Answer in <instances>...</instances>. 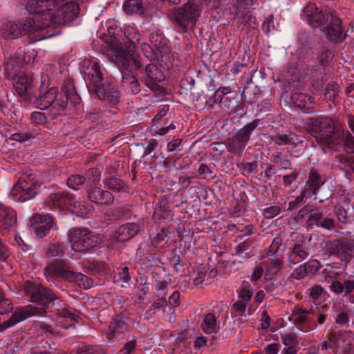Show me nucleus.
<instances>
[{
    "mask_svg": "<svg viewBox=\"0 0 354 354\" xmlns=\"http://www.w3.org/2000/svg\"><path fill=\"white\" fill-rule=\"evenodd\" d=\"M329 250L332 254L350 259L354 250V240L342 238L331 243Z\"/></svg>",
    "mask_w": 354,
    "mask_h": 354,
    "instance_id": "nucleus-19",
    "label": "nucleus"
},
{
    "mask_svg": "<svg viewBox=\"0 0 354 354\" xmlns=\"http://www.w3.org/2000/svg\"><path fill=\"white\" fill-rule=\"evenodd\" d=\"M200 0H188L183 6L174 8L168 13L171 22L187 32L189 26L194 27L201 15Z\"/></svg>",
    "mask_w": 354,
    "mask_h": 354,
    "instance_id": "nucleus-5",
    "label": "nucleus"
},
{
    "mask_svg": "<svg viewBox=\"0 0 354 354\" xmlns=\"http://www.w3.org/2000/svg\"><path fill=\"white\" fill-rule=\"evenodd\" d=\"M202 328L206 334L216 333L218 328L216 324V318L212 313H207L203 321Z\"/></svg>",
    "mask_w": 354,
    "mask_h": 354,
    "instance_id": "nucleus-42",
    "label": "nucleus"
},
{
    "mask_svg": "<svg viewBox=\"0 0 354 354\" xmlns=\"http://www.w3.org/2000/svg\"><path fill=\"white\" fill-rule=\"evenodd\" d=\"M171 210L167 207V203L162 200L155 207L153 218L156 221L160 219L166 220L171 217Z\"/></svg>",
    "mask_w": 354,
    "mask_h": 354,
    "instance_id": "nucleus-41",
    "label": "nucleus"
},
{
    "mask_svg": "<svg viewBox=\"0 0 354 354\" xmlns=\"http://www.w3.org/2000/svg\"><path fill=\"white\" fill-rule=\"evenodd\" d=\"M150 42L158 51L160 62H171V49L169 46V40L160 33H151L150 35Z\"/></svg>",
    "mask_w": 354,
    "mask_h": 354,
    "instance_id": "nucleus-17",
    "label": "nucleus"
},
{
    "mask_svg": "<svg viewBox=\"0 0 354 354\" xmlns=\"http://www.w3.org/2000/svg\"><path fill=\"white\" fill-rule=\"evenodd\" d=\"M36 309L30 307H24L19 311L15 312L6 322L0 323V332H3L17 323L31 317V314L36 313Z\"/></svg>",
    "mask_w": 354,
    "mask_h": 354,
    "instance_id": "nucleus-27",
    "label": "nucleus"
},
{
    "mask_svg": "<svg viewBox=\"0 0 354 354\" xmlns=\"http://www.w3.org/2000/svg\"><path fill=\"white\" fill-rule=\"evenodd\" d=\"M310 196H314L315 200H318L319 203L333 198L336 187L332 181H328L326 178H323L319 171L313 168L307 176L305 183Z\"/></svg>",
    "mask_w": 354,
    "mask_h": 354,
    "instance_id": "nucleus-4",
    "label": "nucleus"
},
{
    "mask_svg": "<svg viewBox=\"0 0 354 354\" xmlns=\"http://www.w3.org/2000/svg\"><path fill=\"white\" fill-rule=\"evenodd\" d=\"M344 143L345 149L348 153H354V137L348 131L344 130L342 143Z\"/></svg>",
    "mask_w": 354,
    "mask_h": 354,
    "instance_id": "nucleus-51",
    "label": "nucleus"
},
{
    "mask_svg": "<svg viewBox=\"0 0 354 354\" xmlns=\"http://www.w3.org/2000/svg\"><path fill=\"white\" fill-rule=\"evenodd\" d=\"M32 137H33V136L31 132H26V133L17 132V133H13L11 136L10 138L14 141L22 142L28 140V139H30Z\"/></svg>",
    "mask_w": 354,
    "mask_h": 354,
    "instance_id": "nucleus-62",
    "label": "nucleus"
},
{
    "mask_svg": "<svg viewBox=\"0 0 354 354\" xmlns=\"http://www.w3.org/2000/svg\"><path fill=\"white\" fill-rule=\"evenodd\" d=\"M68 102L64 100L56 99L51 105L49 115L51 119H55L58 116L64 114Z\"/></svg>",
    "mask_w": 354,
    "mask_h": 354,
    "instance_id": "nucleus-46",
    "label": "nucleus"
},
{
    "mask_svg": "<svg viewBox=\"0 0 354 354\" xmlns=\"http://www.w3.org/2000/svg\"><path fill=\"white\" fill-rule=\"evenodd\" d=\"M45 272L50 276L62 278L70 283L75 271L65 260L57 259L46 266Z\"/></svg>",
    "mask_w": 354,
    "mask_h": 354,
    "instance_id": "nucleus-15",
    "label": "nucleus"
},
{
    "mask_svg": "<svg viewBox=\"0 0 354 354\" xmlns=\"http://www.w3.org/2000/svg\"><path fill=\"white\" fill-rule=\"evenodd\" d=\"M272 140L279 146L292 145L296 147L303 142L302 136L293 132H289L288 133H278L272 136Z\"/></svg>",
    "mask_w": 354,
    "mask_h": 354,
    "instance_id": "nucleus-33",
    "label": "nucleus"
},
{
    "mask_svg": "<svg viewBox=\"0 0 354 354\" xmlns=\"http://www.w3.org/2000/svg\"><path fill=\"white\" fill-rule=\"evenodd\" d=\"M281 245V239L279 237H275L270 245L269 248L264 251L262 257H273L278 254V250Z\"/></svg>",
    "mask_w": 354,
    "mask_h": 354,
    "instance_id": "nucleus-50",
    "label": "nucleus"
},
{
    "mask_svg": "<svg viewBox=\"0 0 354 354\" xmlns=\"http://www.w3.org/2000/svg\"><path fill=\"white\" fill-rule=\"evenodd\" d=\"M30 223L36 236L43 238L50 233L55 224V220L50 214H35Z\"/></svg>",
    "mask_w": 354,
    "mask_h": 354,
    "instance_id": "nucleus-14",
    "label": "nucleus"
},
{
    "mask_svg": "<svg viewBox=\"0 0 354 354\" xmlns=\"http://www.w3.org/2000/svg\"><path fill=\"white\" fill-rule=\"evenodd\" d=\"M135 39L139 40V35L134 32L133 38L126 35L124 32V38L120 41L115 36L104 35L102 40L106 44V50L105 53H111V57H114V62L118 65L122 73V85L123 87L129 90L133 95L138 94L141 91V86L136 77L130 70L131 63L132 62L136 69L140 70L142 66L140 56L135 51L136 45Z\"/></svg>",
    "mask_w": 354,
    "mask_h": 354,
    "instance_id": "nucleus-1",
    "label": "nucleus"
},
{
    "mask_svg": "<svg viewBox=\"0 0 354 354\" xmlns=\"http://www.w3.org/2000/svg\"><path fill=\"white\" fill-rule=\"evenodd\" d=\"M12 81L14 88L20 96L28 95V97H32V94H34V86L31 75H27L24 71Z\"/></svg>",
    "mask_w": 354,
    "mask_h": 354,
    "instance_id": "nucleus-20",
    "label": "nucleus"
},
{
    "mask_svg": "<svg viewBox=\"0 0 354 354\" xmlns=\"http://www.w3.org/2000/svg\"><path fill=\"white\" fill-rule=\"evenodd\" d=\"M143 227V222L128 223L121 225L116 231V239L120 242H124L130 240Z\"/></svg>",
    "mask_w": 354,
    "mask_h": 354,
    "instance_id": "nucleus-26",
    "label": "nucleus"
},
{
    "mask_svg": "<svg viewBox=\"0 0 354 354\" xmlns=\"http://www.w3.org/2000/svg\"><path fill=\"white\" fill-rule=\"evenodd\" d=\"M335 215L339 223L346 224L348 223V216L346 211L342 207H338L335 209Z\"/></svg>",
    "mask_w": 354,
    "mask_h": 354,
    "instance_id": "nucleus-63",
    "label": "nucleus"
},
{
    "mask_svg": "<svg viewBox=\"0 0 354 354\" xmlns=\"http://www.w3.org/2000/svg\"><path fill=\"white\" fill-rule=\"evenodd\" d=\"M22 61L19 57H10L3 64L4 76L8 80H12L18 76L19 73H23L21 70Z\"/></svg>",
    "mask_w": 354,
    "mask_h": 354,
    "instance_id": "nucleus-29",
    "label": "nucleus"
},
{
    "mask_svg": "<svg viewBox=\"0 0 354 354\" xmlns=\"http://www.w3.org/2000/svg\"><path fill=\"white\" fill-rule=\"evenodd\" d=\"M109 328L110 331L107 333V337L109 339H122L125 334L129 331L127 323L119 315H117L112 319V321L109 323Z\"/></svg>",
    "mask_w": 354,
    "mask_h": 354,
    "instance_id": "nucleus-23",
    "label": "nucleus"
},
{
    "mask_svg": "<svg viewBox=\"0 0 354 354\" xmlns=\"http://www.w3.org/2000/svg\"><path fill=\"white\" fill-rule=\"evenodd\" d=\"M243 232H245L243 235L237 236L239 243L236 246L234 250L236 254H244V257L249 259L251 257V253L254 249V239L250 237L245 239V236L250 234V230L248 227H245Z\"/></svg>",
    "mask_w": 354,
    "mask_h": 354,
    "instance_id": "nucleus-28",
    "label": "nucleus"
},
{
    "mask_svg": "<svg viewBox=\"0 0 354 354\" xmlns=\"http://www.w3.org/2000/svg\"><path fill=\"white\" fill-rule=\"evenodd\" d=\"M306 269L308 274H313L316 273L321 268V264L319 261L312 259L308 261L303 265Z\"/></svg>",
    "mask_w": 354,
    "mask_h": 354,
    "instance_id": "nucleus-60",
    "label": "nucleus"
},
{
    "mask_svg": "<svg viewBox=\"0 0 354 354\" xmlns=\"http://www.w3.org/2000/svg\"><path fill=\"white\" fill-rule=\"evenodd\" d=\"M66 245L63 241L57 238H54L46 250V256L48 258L62 257L66 251Z\"/></svg>",
    "mask_w": 354,
    "mask_h": 354,
    "instance_id": "nucleus-37",
    "label": "nucleus"
},
{
    "mask_svg": "<svg viewBox=\"0 0 354 354\" xmlns=\"http://www.w3.org/2000/svg\"><path fill=\"white\" fill-rule=\"evenodd\" d=\"M267 205L268 206L263 209L262 212L266 218H272L282 212V204L279 202H272Z\"/></svg>",
    "mask_w": 354,
    "mask_h": 354,
    "instance_id": "nucleus-48",
    "label": "nucleus"
},
{
    "mask_svg": "<svg viewBox=\"0 0 354 354\" xmlns=\"http://www.w3.org/2000/svg\"><path fill=\"white\" fill-rule=\"evenodd\" d=\"M292 100L295 106L304 110L306 112H309L314 108V100L308 94L301 93H293L292 95Z\"/></svg>",
    "mask_w": 354,
    "mask_h": 354,
    "instance_id": "nucleus-34",
    "label": "nucleus"
},
{
    "mask_svg": "<svg viewBox=\"0 0 354 354\" xmlns=\"http://www.w3.org/2000/svg\"><path fill=\"white\" fill-rule=\"evenodd\" d=\"M261 264L266 270V275H277L283 266V257L281 254H275L273 257H266Z\"/></svg>",
    "mask_w": 354,
    "mask_h": 354,
    "instance_id": "nucleus-32",
    "label": "nucleus"
},
{
    "mask_svg": "<svg viewBox=\"0 0 354 354\" xmlns=\"http://www.w3.org/2000/svg\"><path fill=\"white\" fill-rule=\"evenodd\" d=\"M17 225L16 212L7 207H0V229L6 232Z\"/></svg>",
    "mask_w": 354,
    "mask_h": 354,
    "instance_id": "nucleus-30",
    "label": "nucleus"
},
{
    "mask_svg": "<svg viewBox=\"0 0 354 354\" xmlns=\"http://www.w3.org/2000/svg\"><path fill=\"white\" fill-rule=\"evenodd\" d=\"M149 233L153 246L163 248L167 244L170 234L167 227H160L156 223H154L151 226Z\"/></svg>",
    "mask_w": 354,
    "mask_h": 354,
    "instance_id": "nucleus-25",
    "label": "nucleus"
},
{
    "mask_svg": "<svg viewBox=\"0 0 354 354\" xmlns=\"http://www.w3.org/2000/svg\"><path fill=\"white\" fill-rule=\"evenodd\" d=\"M13 309L12 302L5 295L0 292V315H3L11 312Z\"/></svg>",
    "mask_w": 354,
    "mask_h": 354,
    "instance_id": "nucleus-54",
    "label": "nucleus"
},
{
    "mask_svg": "<svg viewBox=\"0 0 354 354\" xmlns=\"http://www.w3.org/2000/svg\"><path fill=\"white\" fill-rule=\"evenodd\" d=\"M85 180L86 178L83 176L79 174L72 175L68 178L67 185L71 188L79 189V186L82 185Z\"/></svg>",
    "mask_w": 354,
    "mask_h": 354,
    "instance_id": "nucleus-57",
    "label": "nucleus"
},
{
    "mask_svg": "<svg viewBox=\"0 0 354 354\" xmlns=\"http://www.w3.org/2000/svg\"><path fill=\"white\" fill-rule=\"evenodd\" d=\"M299 176V172L296 170L293 171L290 174H286L283 176V183L285 187H290L293 182H295Z\"/></svg>",
    "mask_w": 354,
    "mask_h": 354,
    "instance_id": "nucleus-64",
    "label": "nucleus"
},
{
    "mask_svg": "<svg viewBox=\"0 0 354 354\" xmlns=\"http://www.w3.org/2000/svg\"><path fill=\"white\" fill-rule=\"evenodd\" d=\"M57 88L55 86L48 88L41 82L39 88L36 92L34 91V94H32V96L35 98L34 103L36 106L39 109L44 110L53 105L57 99Z\"/></svg>",
    "mask_w": 354,
    "mask_h": 354,
    "instance_id": "nucleus-12",
    "label": "nucleus"
},
{
    "mask_svg": "<svg viewBox=\"0 0 354 354\" xmlns=\"http://www.w3.org/2000/svg\"><path fill=\"white\" fill-rule=\"evenodd\" d=\"M327 230H331L335 227V221L329 216L324 217L322 214V219L319 223V227Z\"/></svg>",
    "mask_w": 354,
    "mask_h": 354,
    "instance_id": "nucleus-61",
    "label": "nucleus"
},
{
    "mask_svg": "<svg viewBox=\"0 0 354 354\" xmlns=\"http://www.w3.org/2000/svg\"><path fill=\"white\" fill-rule=\"evenodd\" d=\"M313 211V205H306L304 206L302 208L299 209L297 214L295 215L292 219L293 221L298 223L303 221V220L305 218V217L312 212Z\"/></svg>",
    "mask_w": 354,
    "mask_h": 354,
    "instance_id": "nucleus-58",
    "label": "nucleus"
},
{
    "mask_svg": "<svg viewBox=\"0 0 354 354\" xmlns=\"http://www.w3.org/2000/svg\"><path fill=\"white\" fill-rule=\"evenodd\" d=\"M310 198L306 185L301 189L299 196H296L294 200L288 203L287 208L288 211H292L299 208L302 204L306 203V198Z\"/></svg>",
    "mask_w": 354,
    "mask_h": 354,
    "instance_id": "nucleus-43",
    "label": "nucleus"
},
{
    "mask_svg": "<svg viewBox=\"0 0 354 354\" xmlns=\"http://www.w3.org/2000/svg\"><path fill=\"white\" fill-rule=\"evenodd\" d=\"M37 21L39 24H36L37 28L35 30V32H37V35L36 36L37 37V40L47 39L57 34V32L51 28V26L55 24H51L50 25L46 26L43 24V21Z\"/></svg>",
    "mask_w": 354,
    "mask_h": 354,
    "instance_id": "nucleus-39",
    "label": "nucleus"
},
{
    "mask_svg": "<svg viewBox=\"0 0 354 354\" xmlns=\"http://www.w3.org/2000/svg\"><path fill=\"white\" fill-rule=\"evenodd\" d=\"M36 21V15H35L33 17L22 19L19 24L8 21L2 26V36L6 39H13L24 35L35 33V30L37 28Z\"/></svg>",
    "mask_w": 354,
    "mask_h": 354,
    "instance_id": "nucleus-10",
    "label": "nucleus"
},
{
    "mask_svg": "<svg viewBox=\"0 0 354 354\" xmlns=\"http://www.w3.org/2000/svg\"><path fill=\"white\" fill-rule=\"evenodd\" d=\"M142 8L141 0H125L123 9L127 14L138 13Z\"/></svg>",
    "mask_w": 354,
    "mask_h": 354,
    "instance_id": "nucleus-49",
    "label": "nucleus"
},
{
    "mask_svg": "<svg viewBox=\"0 0 354 354\" xmlns=\"http://www.w3.org/2000/svg\"><path fill=\"white\" fill-rule=\"evenodd\" d=\"M41 183L35 173L24 174L19 179L12 190L14 196H19L21 201H26L34 198L39 192Z\"/></svg>",
    "mask_w": 354,
    "mask_h": 354,
    "instance_id": "nucleus-8",
    "label": "nucleus"
},
{
    "mask_svg": "<svg viewBox=\"0 0 354 354\" xmlns=\"http://www.w3.org/2000/svg\"><path fill=\"white\" fill-rule=\"evenodd\" d=\"M61 95L65 97L66 102H70L72 104H77L81 102L80 95L76 91L74 81L71 78L66 80L62 86Z\"/></svg>",
    "mask_w": 354,
    "mask_h": 354,
    "instance_id": "nucleus-31",
    "label": "nucleus"
},
{
    "mask_svg": "<svg viewBox=\"0 0 354 354\" xmlns=\"http://www.w3.org/2000/svg\"><path fill=\"white\" fill-rule=\"evenodd\" d=\"M77 203L74 196L66 191L51 194L48 200L45 201L48 206L52 205L61 210L67 209L72 212L75 211Z\"/></svg>",
    "mask_w": 354,
    "mask_h": 354,
    "instance_id": "nucleus-13",
    "label": "nucleus"
},
{
    "mask_svg": "<svg viewBox=\"0 0 354 354\" xmlns=\"http://www.w3.org/2000/svg\"><path fill=\"white\" fill-rule=\"evenodd\" d=\"M24 290L26 296L30 298L32 302L37 303L41 306V307H37L33 305L26 306L37 310L35 313L31 314V316L44 315L50 302L53 301V300L57 299V295L53 292L52 290L40 283L28 281L24 283Z\"/></svg>",
    "mask_w": 354,
    "mask_h": 354,
    "instance_id": "nucleus-6",
    "label": "nucleus"
},
{
    "mask_svg": "<svg viewBox=\"0 0 354 354\" xmlns=\"http://www.w3.org/2000/svg\"><path fill=\"white\" fill-rule=\"evenodd\" d=\"M339 92V84L336 82L333 81L327 84L325 88L324 95L329 101L336 103L338 102Z\"/></svg>",
    "mask_w": 354,
    "mask_h": 354,
    "instance_id": "nucleus-47",
    "label": "nucleus"
},
{
    "mask_svg": "<svg viewBox=\"0 0 354 354\" xmlns=\"http://www.w3.org/2000/svg\"><path fill=\"white\" fill-rule=\"evenodd\" d=\"M104 184L106 189L114 192L127 191L128 185L118 176H111L104 180Z\"/></svg>",
    "mask_w": 354,
    "mask_h": 354,
    "instance_id": "nucleus-38",
    "label": "nucleus"
},
{
    "mask_svg": "<svg viewBox=\"0 0 354 354\" xmlns=\"http://www.w3.org/2000/svg\"><path fill=\"white\" fill-rule=\"evenodd\" d=\"M106 215L113 220L128 219L131 218V210L126 206H120L111 209Z\"/></svg>",
    "mask_w": 354,
    "mask_h": 354,
    "instance_id": "nucleus-44",
    "label": "nucleus"
},
{
    "mask_svg": "<svg viewBox=\"0 0 354 354\" xmlns=\"http://www.w3.org/2000/svg\"><path fill=\"white\" fill-rule=\"evenodd\" d=\"M89 269L94 273L104 274L106 273V264L104 261H92L89 263Z\"/></svg>",
    "mask_w": 354,
    "mask_h": 354,
    "instance_id": "nucleus-56",
    "label": "nucleus"
},
{
    "mask_svg": "<svg viewBox=\"0 0 354 354\" xmlns=\"http://www.w3.org/2000/svg\"><path fill=\"white\" fill-rule=\"evenodd\" d=\"M170 264L172 265L174 270L180 275L185 274L184 267L187 265L186 262L182 260L180 257L176 253V250L171 251V257L169 258Z\"/></svg>",
    "mask_w": 354,
    "mask_h": 354,
    "instance_id": "nucleus-45",
    "label": "nucleus"
},
{
    "mask_svg": "<svg viewBox=\"0 0 354 354\" xmlns=\"http://www.w3.org/2000/svg\"><path fill=\"white\" fill-rule=\"evenodd\" d=\"M322 214L320 212L310 214L306 221V227L308 230L313 229L315 227H318L322 219Z\"/></svg>",
    "mask_w": 354,
    "mask_h": 354,
    "instance_id": "nucleus-52",
    "label": "nucleus"
},
{
    "mask_svg": "<svg viewBox=\"0 0 354 354\" xmlns=\"http://www.w3.org/2000/svg\"><path fill=\"white\" fill-rule=\"evenodd\" d=\"M336 167L343 171L346 175L354 171V157L349 154H339L335 157Z\"/></svg>",
    "mask_w": 354,
    "mask_h": 354,
    "instance_id": "nucleus-35",
    "label": "nucleus"
},
{
    "mask_svg": "<svg viewBox=\"0 0 354 354\" xmlns=\"http://www.w3.org/2000/svg\"><path fill=\"white\" fill-rule=\"evenodd\" d=\"M198 173L199 175L203 176V178L206 180H213L216 177V174H214L211 167L205 163L200 165L198 169Z\"/></svg>",
    "mask_w": 354,
    "mask_h": 354,
    "instance_id": "nucleus-55",
    "label": "nucleus"
},
{
    "mask_svg": "<svg viewBox=\"0 0 354 354\" xmlns=\"http://www.w3.org/2000/svg\"><path fill=\"white\" fill-rule=\"evenodd\" d=\"M307 131L325 149H335L342 144L344 129L336 128L330 117H311L306 122Z\"/></svg>",
    "mask_w": 354,
    "mask_h": 354,
    "instance_id": "nucleus-2",
    "label": "nucleus"
},
{
    "mask_svg": "<svg viewBox=\"0 0 354 354\" xmlns=\"http://www.w3.org/2000/svg\"><path fill=\"white\" fill-rule=\"evenodd\" d=\"M70 283H74L84 289H89L93 286L94 282L92 278L81 272H74Z\"/></svg>",
    "mask_w": 354,
    "mask_h": 354,
    "instance_id": "nucleus-40",
    "label": "nucleus"
},
{
    "mask_svg": "<svg viewBox=\"0 0 354 354\" xmlns=\"http://www.w3.org/2000/svg\"><path fill=\"white\" fill-rule=\"evenodd\" d=\"M142 51L145 56L148 58L150 61L157 59L160 62V57L157 53L154 52L153 48L147 44H143L142 45Z\"/></svg>",
    "mask_w": 354,
    "mask_h": 354,
    "instance_id": "nucleus-59",
    "label": "nucleus"
},
{
    "mask_svg": "<svg viewBox=\"0 0 354 354\" xmlns=\"http://www.w3.org/2000/svg\"><path fill=\"white\" fill-rule=\"evenodd\" d=\"M145 71L146 73V77L143 78L145 84L152 91H160L162 87L158 83L165 78L163 72L153 64H147Z\"/></svg>",
    "mask_w": 354,
    "mask_h": 354,
    "instance_id": "nucleus-16",
    "label": "nucleus"
},
{
    "mask_svg": "<svg viewBox=\"0 0 354 354\" xmlns=\"http://www.w3.org/2000/svg\"><path fill=\"white\" fill-rule=\"evenodd\" d=\"M47 308H50V311L59 317L68 318L73 322L69 326L74 327V322H77L80 318L79 315L71 311L68 306L57 297V300H53Z\"/></svg>",
    "mask_w": 354,
    "mask_h": 354,
    "instance_id": "nucleus-22",
    "label": "nucleus"
},
{
    "mask_svg": "<svg viewBox=\"0 0 354 354\" xmlns=\"http://www.w3.org/2000/svg\"><path fill=\"white\" fill-rule=\"evenodd\" d=\"M272 162L279 170H286L292 166V155L289 153L276 151L272 155Z\"/></svg>",
    "mask_w": 354,
    "mask_h": 354,
    "instance_id": "nucleus-36",
    "label": "nucleus"
},
{
    "mask_svg": "<svg viewBox=\"0 0 354 354\" xmlns=\"http://www.w3.org/2000/svg\"><path fill=\"white\" fill-rule=\"evenodd\" d=\"M326 26L327 38L334 43H340L344 39L342 21L337 16L336 11H331Z\"/></svg>",
    "mask_w": 354,
    "mask_h": 354,
    "instance_id": "nucleus-18",
    "label": "nucleus"
},
{
    "mask_svg": "<svg viewBox=\"0 0 354 354\" xmlns=\"http://www.w3.org/2000/svg\"><path fill=\"white\" fill-rule=\"evenodd\" d=\"M259 122L254 120L241 129L235 135L228 138L225 142L227 151L234 154L242 156L243 152L250 140L252 132L256 129Z\"/></svg>",
    "mask_w": 354,
    "mask_h": 354,
    "instance_id": "nucleus-9",
    "label": "nucleus"
},
{
    "mask_svg": "<svg viewBox=\"0 0 354 354\" xmlns=\"http://www.w3.org/2000/svg\"><path fill=\"white\" fill-rule=\"evenodd\" d=\"M88 88L91 95L107 101L111 106L119 103L120 97L118 87L111 79L104 77L100 64H91L90 71L88 72Z\"/></svg>",
    "mask_w": 354,
    "mask_h": 354,
    "instance_id": "nucleus-3",
    "label": "nucleus"
},
{
    "mask_svg": "<svg viewBox=\"0 0 354 354\" xmlns=\"http://www.w3.org/2000/svg\"><path fill=\"white\" fill-rule=\"evenodd\" d=\"M86 194L88 201L97 205H110L114 201L113 195L110 192L97 186L88 189Z\"/></svg>",
    "mask_w": 354,
    "mask_h": 354,
    "instance_id": "nucleus-21",
    "label": "nucleus"
},
{
    "mask_svg": "<svg viewBox=\"0 0 354 354\" xmlns=\"http://www.w3.org/2000/svg\"><path fill=\"white\" fill-rule=\"evenodd\" d=\"M309 256V251L306 247V241L293 243L288 253V261L295 265L305 260Z\"/></svg>",
    "mask_w": 354,
    "mask_h": 354,
    "instance_id": "nucleus-24",
    "label": "nucleus"
},
{
    "mask_svg": "<svg viewBox=\"0 0 354 354\" xmlns=\"http://www.w3.org/2000/svg\"><path fill=\"white\" fill-rule=\"evenodd\" d=\"M68 239L72 250L81 253L88 252L100 243L99 237L88 228L72 229Z\"/></svg>",
    "mask_w": 354,
    "mask_h": 354,
    "instance_id": "nucleus-7",
    "label": "nucleus"
},
{
    "mask_svg": "<svg viewBox=\"0 0 354 354\" xmlns=\"http://www.w3.org/2000/svg\"><path fill=\"white\" fill-rule=\"evenodd\" d=\"M333 58V53L328 49H324L318 57L319 64L323 68L327 67Z\"/></svg>",
    "mask_w": 354,
    "mask_h": 354,
    "instance_id": "nucleus-53",
    "label": "nucleus"
},
{
    "mask_svg": "<svg viewBox=\"0 0 354 354\" xmlns=\"http://www.w3.org/2000/svg\"><path fill=\"white\" fill-rule=\"evenodd\" d=\"M332 10H322L314 3H308L303 10L302 17L313 28H319L326 24L331 15Z\"/></svg>",
    "mask_w": 354,
    "mask_h": 354,
    "instance_id": "nucleus-11",
    "label": "nucleus"
}]
</instances>
